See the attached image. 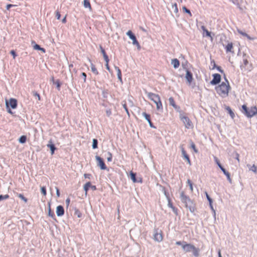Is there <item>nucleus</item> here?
<instances>
[{
    "mask_svg": "<svg viewBox=\"0 0 257 257\" xmlns=\"http://www.w3.org/2000/svg\"><path fill=\"white\" fill-rule=\"evenodd\" d=\"M181 201L185 204V207L189 209L191 212L196 210L195 204L190 198L185 195L184 192L182 191L180 194Z\"/></svg>",
    "mask_w": 257,
    "mask_h": 257,
    "instance_id": "1",
    "label": "nucleus"
},
{
    "mask_svg": "<svg viewBox=\"0 0 257 257\" xmlns=\"http://www.w3.org/2000/svg\"><path fill=\"white\" fill-rule=\"evenodd\" d=\"M147 94L149 98L156 104L157 109L158 110H162L163 105L160 96L152 92H147Z\"/></svg>",
    "mask_w": 257,
    "mask_h": 257,
    "instance_id": "2",
    "label": "nucleus"
},
{
    "mask_svg": "<svg viewBox=\"0 0 257 257\" xmlns=\"http://www.w3.org/2000/svg\"><path fill=\"white\" fill-rule=\"evenodd\" d=\"M241 112L248 118H251L257 114V107L256 106H251L248 108L246 105H242L241 109Z\"/></svg>",
    "mask_w": 257,
    "mask_h": 257,
    "instance_id": "3",
    "label": "nucleus"
},
{
    "mask_svg": "<svg viewBox=\"0 0 257 257\" xmlns=\"http://www.w3.org/2000/svg\"><path fill=\"white\" fill-rule=\"evenodd\" d=\"M182 248L186 252L192 251L193 254L196 257H198L199 255V249L196 248L192 244L187 243L186 242H184L182 244Z\"/></svg>",
    "mask_w": 257,
    "mask_h": 257,
    "instance_id": "4",
    "label": "nucleus"
},
{
    "mask_svg": "<svg viewBox=\"0 0 257 257\" xmlns=\"http://www.w3.org/2000/svg\"><path fill=\"white\" fill-rule=\"evenodd\" d=\"M180 118L184 124L186 128L189 129L193 127V123L188 116L183 115H180Z\"/></svg>",
    "mask_w": 257,
    "mask_h": 257,
    "instance_id": "5",
    "label": "nucleus"
},
{
    "mask_svg": "<svg viewBox=\"0 0 257 257\" xmlns=\"http://www.w3.org/2000/svg\"><path fill=\"white\" fill-rule=\"evenodd\" d=\"M235 51L238 53L239 52V49L237 47L235 48L232 43H228L227 46H226V53H230L233 54H235Z\"/></svg>",
    "mask_w": 257,
    "mask_h": 257,
    "instance_id": "6",
    "label": "nucleus"
},
{
    "mask_svg": "<svg viewBox=\"0 0 257 257\" xmlns=\"http://www.w3.org/2000/svg\"><path fill=\"white\" fill-rule=\"evenodd\" d=\"M95 158L97 161V166H99L101 170H106L107 169V167L103 159L98 156H96L95 157Z\"/></svg>",
    "mask_w": 257,
    "mask_h": 257,
    "instance_id": "7",
    "label": "nucleus"
},
{
    "mask_svg": "<svg viewBox=\"0 0 257 257\" xmlns=\"http://www.w3.org/2000/svg\"><path fill=\"white\" fill-rule=\"evenodd\" d=\"M154 239L158 242L162 241L163 239L162 231L160 230V231H158V230H156L154 235Z\"/></svg>",
    "mask_w": 257,
    "mask_h": 257,
    "instance_id": "8",
    "label": "nucleus"
},
{
    "mask_svg": "<svg viewBox=\"0 0 257 257\" xmlns=\"http://www.w3.org/2000/svg\"><path fill=\"white\" fill-rule=\"evenodd\" d=\"M216 92L220 95L225 94V83L222 82L221 85L216 87Z\"/></svg>",
    "mask_w": 257,
    "mask_h": 257,
    "instance_id": "9",
    "label": "nucleus"
},
{
    "mask_svg": "<svg viewBox=\"0 0 257 257\" xmlns=\"http://www.w3.org/2000/svg\"><path fill=\"white\" fill-rule=\"evenodd\" d=\"M126 35L129 37V38L132 40L133 41V44L135 45H136V46H139L140 45H139V43L138 41V40H137V38L136 37V36L134 35V34L133 33V32H132V31L131 30H129L127 33H126Z\"/></svg>",
    "mask_w": 257,
    "mask_h": 257,
    "instance_id": "10",
    "label": "nucleus"
},
{
    "mask_svg": "<svg viewBox=\"0 0 257 257\" xmlns=\"http://www.w3.org/2000/svg\"><path fill=\"white\" fill-rule=\"evenodd\" d=\"M213 78L211 81L210 83L212 85H216L217 84H218L221 80V76L220 74L215 73L213 75Z\"/></svg>",
    "mask_w": 257,
    "mask_h": 257,
    "instance_id": "11",
    "label": "nucleus"
},
{
    "mask_svg": "<svg viewBox=\"0 0 257 257\" xmlns=\"http://www.w3.org/2000/svg\"><path fill=\"white\" fill-rule=\"evenodd\" d=\"M6 105L7 107L10 105L12 108L15 109L17 106V101L15 98H11L9 102H6Z\"/></svg>",
    "mask_w": 257,
    "mask_h": 257,
    "instance_id": "12",
    "label": "nucleus"
},
{
    "mask_svg": "<svg viewBox=\"0 0 257 257\" xmlns=\"http://www.w3.org/2000/svg\"><path fill=\"white\" fill-rule=\"evenodd\" d=\"M84 190L85 192V194H87L89 188L93 190H96V187L95 185H92L90 182H87L83 186Z\"/></svg>",
    "mask_w": 257,
    "mask_h": 257,
    "instance_id": "13",
    "label": "nucleus"
},
{
    "mask_svg": "<svg viewBox=\"0 0 257 257\" xmlns=\"http://www.w3.org/2000/svg\"><path fill=\"white\" fill-rule=\"evenodd\" d=\"M181 152H182V154L183 158L185 160H186L188 164L189 165H191V161H190V159L189 158V157L187 155V154L186 153V152L185 151L184 148L183 147H182V148H181Z\"/></svg>",
    "mask_w": 257,
    "mask_h": 257,
    "instance_id": "14",
    "label": "nucleus"
},
{
    "mask_svg": "<svg viewBox=\"0 0 257 257\" xmlns=\"http://www.w3.org/2000/svg\"><path fill=\"white\" fill-rule=\"evenodd\" d=\"M142 115L144 116L146 119L148 121L151 127H154L153 123L151 120V116L149 114L147 113L146 112H144Z\"/></svg>",
    "mask_w": 257,
    "mask_h": 257,
    "instance_id": "15",
    "label": "nucleus"
},
{
    "mask_svg": "<svg viewBox=\"0 0 257 257\" xmlns=\"http://www.w3.org/2000/svg\"><path fill=\"white\" fill-rule=\"evenodd\" d=\"M56 213L58 216H61L64 214V209L62 206L59 205L57 207Z\"/></svg>",
    "mask_w": 257,
    "mask_h": 257,
    "instance_id": "16",
    "label": "nucleus"
},
{
    "mask_svg": "<svg viewBox=\"0 0 257 257\" xmlns=\"http://www.w3.org/2000/svg\"><path fill=\"white\" fill-rule=\"evenodd\" d=\"M47 146L50 149L51 155H53L56 148L55 147V145L52 144L51 141H49V143L47 144Z\"/></svg>",
    "mask_w": 257,
    "mask_h": 257,
    "instance_id": "17",
    "label": "nucleus"
},
{
    "mask_svg": "<svg viewBox=\"0 0 257 257\" xmlns=\"http://www.w3.org/2000/svg\"><path fill=\"white\" fill-rule=\"evenodd\" d=\"M171 64L175 69L178 68L180 66V62L176 58L173 59L171 60Z\"/></svg>",
    "mask_w": 257,
    "mask_h": 257,
    "instance_id": "18",
    "label": "nucleus"
},
{
    "mask_svg": "<svg viewBox=\"0 0 257 257\" xmlns=\"http://www.w3.org/2000/svg\"><path fill=\"white\" fill-rule=\"evenodd\" d=\"M246 166L248 168L249 171H251L254 173H257V167L255 166V165H251L250 164H247Z\"/></svg>",
    "mask_w": 257,
    "mask_h": 257,
    "instance_id": "19",
    "label": "nucleus"
},
{
    "mask_svg": "<svg viewBox=\"0 0 257 257\" xmlns=\"http://www.w3.org/2000/svg\"><path fill=\"white\" fill-rule=\"evenodd\" d=\"M186 78L189 83H191L192 81V79H193L192 74L189 71H187L186 74Z\"/></svg>",
    "mask_w": 257,
    "mask_h": 257,
    "instance_id": "20",
    "label": "nucleus"
},
{
    "mask_svg": "<svg viewBox=\"0 0 257 257\" xmlns=\"http://www.w3.org/2000/svg\"><path fill=\"white\" fill-rule=\"evenodd\" d=\"M237 32L242 36L246 37L247 39L249 40L253 39L252 38L250 37L248 35H247L245 32H243L240 30H237Z\"/></svg>",
    "mask_w": 257,
    "mask_h": 257,
    "instance_id": "21",
    "label": "nucleus"
},
{
    "mask_svg": "<svg viewBox=\"0 0 257 257\" xmlns=\"http://www.w3.org/2000/svg\"><path fill=\"white\" fill-rule=\"evenodd\" d=\"M114 68H115V69L116 70L117 75L118 79L120 81H122L121 72L120 69L117 66H115Z\"/></svg>",
    "mask_w": 257,
    "mask_h": 257,
    "instance_id": "22",
    "label": "nucleus"
},
{
    "mask_svg": "<svg viewBox=\"0 0 257 257\" xmlns=\"http://www.w3.org/2000/svg\"><path fill=\"white\" fill-rule=\"evenodd\" d=\"M91 69L92 72L95 74V75H98L99 74L98 71H97L96 68L95 67V66L91 63Z\"/></svg>",
    "mask_w": 257,
    "mask_h": 257,
    "instance_id": "23",
    "label": "nucleus"
},
{
    "mask_svg": "<svg viewBox=\"0 0 257 257\" xmlns=\"http://www.w3.org/2000/svg\"><path fill=\"white\" fill-rule=\"evenodd\" d=\"M33 48L35 50H40L42 51L43 53L45 52V50L44 48H41L39 45L35 44L33 46Z\"/></svg>",
    "mask_w": 257,
    "mask_h": 257,
    "instance_id": "24",
    "label": "nucleus"
},
{
    "mask_svg": "<svg viewBox=\"0 0 257 257\" xmlns=\"http://www.w3.org/2000/svg\"><path fill=\"white\" fill-rule=\"evenodd\" d=\"M84 7L86 8H89V9H91V6L89 0H84Z\"/></svg>",
    "mask_w": 257,
    "mask_h": 257,
    "instance_id": "25",
    "label": "nucleus"
},
{
    "mask_svg": "<svg viewBox=\"0 0 257 257\" xmlns=\"http://www.w3.org/2000/svg\"><path fill=\"white\" fill-rule=\"evenodd\" d=\"M226 109L228 111V112L230 114L231 118L233 119L235 116V114L234 112L232 111L231 108L229 107H226Z\"/></svg>",
    "mask_w": 257,
    "mask_h": 257,
    "instance_id": "26",
    "label": "nucleus"
},
{
    "mask_svg": "<svg viewBox=\"0 0 257 257\" xmlns=\"http://www.w3.org/2000/svg\"><path fill=\"white\" fill-rule=\"evenodd\" d=\"M48 215L49 216H50L51 217L53 218H55V214L54 213V212H53L52 210H51V207H50V204H49V210H48Z\"/></svg>",
    "mask_w": 257,
    "mask_h": 257,
    "instance_id": "27",
    "label": "nucleus"
},
{
    "mask_svg": "<svg viewBox=\"0 0 257 257\" xmlns=\"http://www.w3.org/2000/svg\"><path fill=\"white\" fill-rule=\"evenodd\" d=\"M130 176H131V179L133 180V181L134 183L137 182V179L136 178V173H134L133 171H131L130 172Z\"/></svg>",
    "mask_w": 257,
    "mask_h": 257,
    "instance_id": "28",
    "label": "nucleus"
},
{
    "mask_svg": "<svg viewBox=\"0 0 257 257\" xmlns=\"http://www.w3.org/2000/svg\"><path fill=\"white\" fill-rule=\"evenodd\" d=\"M27 140V137L26 136H22L19 140V141L21 144H24L26 142Z\"/></svg>",
    "mask_w": 257,
    "mask_h": 257,
    "instance_id": "29",
    "label": "nucleus"
},
{
    "mask_svg": "<svg viewBox=\"0 0 257 257\" xmlns=\"http://www.w3.org/2000/svg\"><path fill=\"white\" fill-rule=\"evenodd\" d=\"M170 105L173 106L174 108H177L175 102L173 97H170L169 99Z\"/></svg>",
    "mask_w": 257,
    "mask_h": 257,
    "instance_id": "30",
    "label": "nucleus"
},
{
    "mask_svg": "<svg viewBox=\"0 0 257 257\" xmlns=\"http://www.w3.org/2000/svg\"><path fill=\"white\" fill-rule=\"evenodd\" d=\"M225 81H226V95H227L229 90L231 89V87L229 86V82H228V80L226 79L225 80Z\"/></svg>",
    "mask_w": 257,
    "mask_h": 257,
    "instance_id": "31",
    "label": "nucleus"
},
{
    "mask_svg": "<svg viewBox=\"0 0 257 257\" xmlns=\"http://www.w3.org/2000/svg\"><path fill=\"white\" fill-rule=\"evenodd\" d=\"M18 196L22 200H23L25 203L27 202L28 199L25 197H24L22 194H19Z\"/></svg>",
    "mask_w": 257,
    "mask_h": 257,
    "instance_id": "32",
    "label": "nucleus"
},
{
    "mask_svg": "<svg viewBox=\"0 0 257 257\" xmlns=\"http://www.w3.org/2000/svg\"><path fill=\"white\" fill-rule=\"evenodd\" d=\"M187 183L189 186L190 189L191 191L192 192L193 191V184L190 180L188 179L187 180Z\"/></svg>",
    "mask_w": 257,
    "mask_h": 257,
    "instance_id": "33",
    "label": "nucleus"
},
{
    "mask_svg": "<svg viewBox=\"0 0 257 257\" xmlns=\"http://www.w3.org/2000/svg\"><path fill=\"white\" fill-rule=\"evenodd\" d=\"M172 9H173L174 12L175 13H177L178 12V9L176 3H175L173 5H172Z\"/></svg>",
    "mask_w": 257,
    "mask_h": 257,
    "instance_id": "34",
    "label": "nucleus"
},
{
    "mask_svg": "<svg viewBox=\"0 0 257 257\" xmlns=\"http://www.w3.org/2000/svg\"><path fill=\"white\" fill-rule=\"evenodd\" d=\"M201 28L203 30V31L204 32H205L207 36H209V37L210 36V33L205 28V27L204 26H202Z\"/></svg>",
    "mask_w": 257,
    "mask_h": 257,
    "instance_id": "35",
    "label": "nucleus"
},
{
    "mask_svg": "<svg viewBox=\"0 0 257 257\" xmlns=\"http://www.w3.org/2000/svg\"><path fill=\"white\" fill-rule=\"evenodd\" d=\"M182 9H183V11L184 12H185V13L188 14L190 16H192V14H191V12L190 11V10L187 9L186 7L184 6L182 8Z\"/></svg>",
    "mask_w": 257,
    "mask_h": 257,
    "instance_id": "36",
    "label": "nucleus"
},
{
    "mask_svg": "<svg viewBox=\"0 0 257 257\" xmlns=\"http://www.w3.org/2000/svg\"><path fill=\"white\" fill-rule=\"evenodd\" d=\"M97 140L96 139L93 140L92 148L93 149H96L97 148Z\"/></svg>",
    "mask_w": 257,
    "mask_h": 257,
    "instance_id": "37",
    "label": "nucleus"
},
{
    "mask_svg": "<svg viewBox=\"0 0 257 257\" xmlns=\"http://www.w3.org/2000/svg\"><path fill=\"white\" fill-rule=\"evenodd\" d=\"M191 148L194 150L195 153H198V150L196 148V146H195V144L192 142L191 143Z\"/></svg>",
    "mask_w": 257,
    "mask_h": 257,
    "instance_id": "38",
    "label": "nucleus"
},
{
    "mask_svg": "<svg viewBox=\"0 0 257 257\" xmlns=\"http://www.w3.org/2000/svg\"><path fill=\"white\" fill-rule=\"evenodd\" d=\"M216 162L218 166L221 169V170L223 172V173H225V168L222 166H221L219 162L217 159H216Z\"/></svg>",
    "mask_w": 257,
    "mask_h": 257,
    "instance_id": "39",
    "label": "nucleus"
},
{
    "mask_svg": "<svg viewBox=\"0 0 257 257\" xmlns=\"http://www.w3.org/2000/svg\"><path fill=\"white\" fill-rule=\"evenodd\" d=\"M41 193L43 194V195L44 196H46V195L47 191H46V189L45 187H42L41 188Z\"/></svg>",
    "mask_w": 257,
    "mask_h": 257,
    "instance_id": "40",
    "label": "nucleus"
},
{
    "mask_svg": "<svg viewBox=\"0 0 257 257\" xmlns=\"http://www.w3.org/2000/svg\"><path fill=\"white\" fill-rule=\"evenodd\" d=\"M9 198V195L8 194H6L5 195H0V201L2 200L7 199Z\"/></svg>",
    "mask_w": 257,
    "mask_h": 257,
    "instance_id": "41",
    "label": "nucleus"
},
{
    "mask_svg": "<svg viewBox=\"0 0 257 257\" xmlns=\"http://www.w3.org/2000/svg\"><path fill=\"white\" fill-rule=\"evenodd\" d=\"M205 194H206V196L207 197V200L209 201V203H210V205L211 207H212V199H211V198L209 197V195L208 194V193L206 192H205Z\"/></svg>",
    "mask_w": 257,
    "mask_h": 257,
    "instance_id": "42",
    "label": "nucleus"
},
{
    "mask_svg": "<svg viewBox=\"0 0 257 257\" xmlns=\"http://www.w3.org/2000/svg\"><path fill=\"white\" fill-rule=\"evenodd\" d=\"M108 157L107 158V160L108 162H111L112 159V154L110 152H108Z\"/></svg>",
    "mask_w": 257,
    "mask_h": 257,
    "instance_id": "43",
    "label": "nucleus"
},
{
    "mask_svg": "<svg viewBox=\"0 0 257 257\" xmlns=\"http://www.w3.org/2000/svg\"><path fill=\"white\" fill-rule=\"evenodd\" d=\"M226 176L227 177V179L228 181H229V182L230 184H232V180L230 178V174L228 172H226Z\"/></svg>",
    "mask_w": 257,
    "mask_h": 257,
    "instance_id": "44",
    "label": "nucleus"
},
{
    "mask_svg": "<svg viewBox=\"0 0 257 257\" xmlns=\"http://www.w3.org/2000/svg\"><path fill=\"white\" fill-rule=\"evenodd\" d=\"M100 48L101 50V52L103 55V56L104 57V56H105V55H107L104 49L101 46H100Z\"/></svg>",
    "mask_w": 257,
    "mask_h": 257,
    "instance_id": "45",
    "label": "nucleus"
},
{
    "mask_svg": "<svg viewBox=\"0 0 257 257\" xmlns=\"http://www.w3.org/2000/svg\"><path fill=\"white\" fill-rule=\"evenodd\" d=\"M81 76H82V77L83 78L84 82H85L86 81V73H84V72H82L81 73Z\"/></svg>",
    "mask_w": 257,
    "mask_h": 257,
    "instance_id": "46",
    "label": "nucleus"
},
{
    "mask_svg": "<svg viewBox=\"0 0 257 257\" xmlns=\"http://www.w3.org/2000/svg\"><path fill=\"white\" fill-rule=\"evenodd\" d=\"M34 95L36 96V97H38V99L39 100H41V96H40V94L38 93H37L36 92L34 93Z\"/></svg>",
    "mask_w": 257,
    "mask_h": 257,
    "instance_id": "47",
    "label": "nucleus"
},
{
    "mask_svg": "<svg viewBox=\"0 0 257 257\" xmlns=\"http://www.w3.org/2000/svg\"><path fill=\"white\" fill-rule=\"evenodd\" d=\"M243 64L244 66H246L248 64V61L246 58H244L243 60Z\"/></svg>",
    "mask_w": 257,
    "mask_h": 257,
    "instance_id": "48",
    "label": "nucleus"
},
{
    "mask_svg": "<svg viewBox=\"0 0 257 257\" xmlns=\"http://www.w3.org/2000/svg\"><path fill=\"white\" fill-rule=\"evenodd\" d=\"M16 5H12V4H8L6 6V8L8 10H9L12 7H15Z\"/></svg>",
    "mask_w": 257,
    "mask_h": 257,
    "instance_id": "49",
    "label": "nucleus"
},
{
    "mask_svg": "<svg viewBox=\"0 0 257 257\" xmlns=\"http://www.w3.org/2000/svg\"><path fill=\"white\" fill-rule=\"evenodd\" d=\"M10 53L13 55V58L15 59L16 57L17 56V55H16V52H15V51L12 50Z\"/></svg>",
    "mask_w": 257,
    "mask_h": 257,
    "instance_id": "50",
    "label": "nucleus"
},
{
    "mask_svg": "<svg viewBox=\"0 0 257 257\" xmlns=\"http://www.w3.org/2000/svg\"><path fill=\"white\" fill-rule=\"evenodd\" d=\"M103 58H104V59L106 63H109V60L108 56L105 55V56L103 57Z\"/></svg>",
    "mask_w": 257,
    "mask_h": 257,
    "instance_id": "51",
    "label": "nucleus"
},
{
    "mask_svg": "<svg viewBox=\"0 0 257 257\" xmlns=\"http://www.w3.org/2000/svg\"><path fill=\"white\" fill-rule=\"evenodd\" d=\"M56 17L57 19L58 20L60 19L61 15H60V13L58 11H57L56 12Z\"/></svg>",
    "mask_w": 257,
    "mask_h": 257,
    "instance_id": "52",
    "label": "nucleus"
},
{
    "mask_svg": "<svg viewBox=\"0 0 257 257\" xmlns=\"http://www.w3.org/2000/svg\"><path fill=\"white\" fill-rule=\"evenodd\" d=\"M168 206L169 207L172 208L173 210L175 209V207L173 206L172 203L170 201H169Z\"/></svg>",
    "mask_w": 257,
    "mask_h": 257,
    "instance_id": "53",
    "label": "nucleus"
},
{
    "mask_svg": "<svg viewBox=\"0 0 257 257\" xmlns=\"http://www.w3.org/2000/svg\"><path fill=\"white\" fill-rule=\"evenodd\" d=\"M106 113L108 116H109L111 114V111L110 109H107L106 111Z\"/></svg>",
    "mask_w": 257,
    "mask_h": 257,
    "instance_id": "54",
    "label": "nucleus"
},
{
    "mask_svg": "<svg viewBox=\"0 0 257 257\" xmlns=\"http://www.w3.org/2000/svg\"><path fill=\"white\" fill-rule=\"evenodd\" d=\"M84 177L85 178H88V179H90V177H91V175L90 174H84Z\"/></svg>",
    "mask_w": 257,
    "mask_h": 257,
    "instance_id": "55",
    "label": "nucleus"
},
{
    "mask_svg": "<svg viewBox=\"0 0 257 257\" xmlns=\"http://www.w3.org/2000/svg\"><path fill=\"white\" fill-rule=\"evenodd\" d=\"M105 66H106V68L107 69V70L110 72V68L109 67L108 63H106L105 64Z\"/></svg>",
    "mask_w": 257,
    "mask_h": 257,
    "instance_id": "56",
    "label": "nucleus"
},
{
    "mask_svg": "<svg viewBox=\"0 0 257 257\" xmlns=\"http://www.w3.org/2000/svg\"><path fill=\"white\" fill-rule=\"evenodd\" d=\"M123 107L127 113H128V110L126 104H123Z\"/></svg>",
    "mask_w": 257,
    "mask_h": 257,
    "instance_id": "57",
    "label": "nucleus"
},
{
    "mask_svg": "<svg viewBox=\"0 0 257 257\" xmlns=\"http://www.w3.org/2000/svg\"><path fill=\"white\" fill-rule=\"evenodd\" d=\"M70 202V199L69 198H67L66 200V203L67 206L69 205Z\"/></svg>",
    "mask_w": 257,
    "mask_h": 257,
    "instance_id": "58",
    "label": "nucleus"
},
{
    "mask_svg": "<svg viewBox=\"0 0 257 257\" xmlns=\"http://www.w3.org/2000/svg\"><path fill=\"white\" fill-rule=\"evenodd\" d=\"M229 1L234 4H238V0H229Z\"/></svg>",
    "mask_w": 257,
    "mask_h": 257,
    "instance_id": "59",
    "label": "nucleus"
},
{
    "mask_svg": "<svg viewBox=\"0 0 257 257\" xmlns=\"http://www.w3.org/2000/svg\"><path fill=\"white\" fill-rule=\"evenodd\" d=\"M62 22L64 24L66 23V16H65V17L62 19Z\"/></svg>",
    "mask_w": 257,
    "mask_h": 257,
    "instance_id": "60",
    "label": "nucleus"
},
{
    "mask_svg": "<svg viewBox=\"0 0 257 257\" xmlns=\"http://www.w3.org/2000/svg\"><path fill=\"white\" fill-rule=\"evenodd\" d=\"M176 244L177 245H182L181 242V241H177V242H176Z\"/></svg>",
    "mask_w": 257,
    "mask_h": 257,
    "instance_id": "61",
    "label": "nucleus"
},
{
    "mask_svg": "<svg viewBox=\"0 0 257 257\" xmlns=\"http://www.w3.org/2000/svg\"><path fill=\"white\" fill-rule=\"evenodd\" d=\"M56 193H57V196L59 197L60 196V192H59V190L58 188L57 189Z\"/></svg>",
    "mask_w": 257,
    "mask_h": 257,
    "instance_id": "62",
    "label": "nucleus"
},
{
    "mask_svg": "<svg viewBox=\"0 0 257 257\" xmlns=\"http://www.w3.org/2000/svg\"><path fill=\"white\" fill-rule=\"evenodd\" d=\"M228 60L231 63H233V61L231 60V58H230V56H229V58H228Z\"/></svg>",
    "mask_w": 257,
    "mask_h": 257,
    "instance_id": "63",
    "label": "nucleus"
},
{
    "mask_svg": "<svg viewBox=\"0 0 257 257\" xmlns=\"http://www.w3.org/2000/svg\"><path fill=\"white\" fill-rule=\"evenodd\" d=\"M77 216L78 217H80L81 216V213H80L78 211V214H77Z\"/></svg>",
    "mask_w": 257,
    "mask_h": 257,
    "instance_id": "64",
    "label": "nucleus"
}]
</instances>
